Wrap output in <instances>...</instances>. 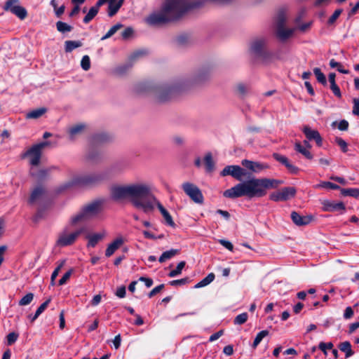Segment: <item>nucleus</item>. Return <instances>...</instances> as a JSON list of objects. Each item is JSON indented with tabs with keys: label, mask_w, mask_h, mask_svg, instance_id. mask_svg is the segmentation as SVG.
Wrapping results in <instances>:
<instances>
[{
	"label": "nucleus",
	"mask_w": 359,
	"mask_h": 359,
	"mask_svg": "<svg viewBox=\"0 0 359 359\" xmlns=\"http://www.w3.org/2000/svg\"><path fill=\"white\" fill-rule=\"evenodd\" d=\"M111 195L115 199L128 198L134 208L146 214L154 210L157 199L152 194L151 186L143 182L114 187Z\"/></svg>",
	"instance_id": "obj_1"
},
{
	"label": "nucleus",
	"mask_w": 359,
	"mask_h": 359,
	"mask_svg": "<svg viewBox=\"0 0 359 359\" xmlns=\"http://www.w3.org/2000/svg\"><path fill=\"white\" fill-rule=\"evenodd\" d=\"M282 183V181L276 179L252 177L225 190L223 196L228 198L243 196L249 198H262L266 195L268 189H277Z\"/></svg>",
	"instance_id": "obj_2"
},
{
	"label": "nucleus",
	"mask_w": 359,
	"mask_h": 359,
	"mask_svg": "<svg viewBox=\"0 0 359 359\" xmlns=\"http://www.w3.org/2000/svg\"><path fill=\"white\" fill-rule=\"evenodd\" d=\"M197 6L198 4L190 0H163L161 10L151 13L145 20L150 25L165 24L180 19Z\"/></svg>",
	"instance_id": "obj_3"
},
{
	"label": "nucleus",
	"mask_w": 359,
	"mask_h": 359,
	"mask_svg": "<svg viewBox=\"0 0 359 359\" xmlns=\"http://www.w3.org/2000/svg\"><path fill=\"white\" fill-rule=\"evenodd\" d=\"M126 168L124 164L121 163H116L108 168L106 173H91L86 175H76L72 181L68 184V187L79 186H90L100 182L107 177V175L117 174L122 172Z\"/></svg>",
	"instance_id": "obj_4"
},
{
	"label": "nucleus",
	"mask_w": 359,
	"mask_h": 359,
	"mask_svg": "<svg viewBox=\"0 0 359 359\" xmlns=\"http://www.w3.org/2000/svg\"><path fill=\"white\" fill-rule=\"evenodd\" d=\"M76 224H72L71 219L58 233L55 241V246L57 248H65L74 245L79 236L83 232V229H74L73 227Z\"/></svg>",
	"instance_id": "obj_5"
},
{
	"label": "nucleus",
	"mask_w": 359,
	"mask_h": 359,
	"mask_svg": "<svg viewBox=\"0 0 359 359\" xmlns=\"http://www.w3.org/2000/svg\"><path fill=\"white\" fill-rule=\"evenodd\" d=\"M102 210V203L95 201L84 207L79 212L71 217V224H77L80 222L87 221L96 215Z\"/></svg>",
	"instance_id": "obj_6"
},
{
	"label": "nucleus",
	"mask_w": 359,
	"mask_h": 359,
	"mask_svg": "<svg viewBox=\"0 0 359 359\" xmlns=\"http://www.w3.org/2000/svg\"><path fill=\"white\" fill-rule=\"evenodd\" d=\"M182 188L184 193L196 203L202 204L204 201L203 195L200 189L191 182H184Z\"/></svg>",
	"instance_id": "obj_7"
},
{
	"label": "nucleus",
	"mask_w": 359,
	"mask_h": 359,
	"mask_svg": "<svg viewBox=\"0 0 359 359\" xmlns=\"http://www.w3.org/2000/svg\"><path fill=\"white\" fill-rule=\"evenodd\" d=\"M285 21L286 18L284 15H279L276 22V36L281 41L289 39L294 31V29L285 27Z\"/></svg>",
	"instance_id": "obj_8"
},
{
	"label": "nucleus",
	"mask_w": 359,
	"mask_h": 359,
	"mask_svg": "<svg viewBox=\"0 0 359 359\" xmlns=\"http://www.w3.org/2000/svg\"><path fill=\"white\" fill-rule=\"evenodd\" d=\"M296 190L294 187H284L270 194L269 199L274 202L285 201L294 196Z\"/></svg>",
	"instance_id": "obj_9"
},
{
	"label": "nucleus",
	"mask_w": 359,
	"mask_h": 359,
	"mask_svg": "<svg viewBox=\"0 0 359 359\" xmlns=\"http://www.w3.org/2000/svg\"><path fill=\"white\" fill-rule=\"evenodd\" d=\"M49 144L48 142H41L34 145L27 152L29 156V163L32 165H37L40 162L42 149Z\"/></svg>",
	"instance_id": "obj_10"
},
{
	"label": "nucleus",
	"mask_w": 359,
	"mask_h": 359,
	"mask_svg": "<svg viewBox=\"0 0 359 359\" xmlns=\"http://www.w3.org/2000/svg\"><path fill=\"white\" fill-rule=\"evenodd\" d=\"M4 10L11 11L20 20L25 19L27 15L26 9L19 5L18 0H8L4 6Z\"/></svg>",
	"instance_id": "obj_11"
},
{
	"label": "nucleus",
	"mask_w": 359,
	"mask_h": 359,
	"mask_svg": "<svg viewBox=\"0 0 359 359\" xmlns=\"http://www.w3.org/2000/svg\"><path fill=\"white\" fill-rule=\"evenodd\" d=\"M245 175V170L236 165H227L220 172V175L222 177L229 175L238 181H241Z\"/></svg>",
	"instance_id": "obj_12"
},
{
	"label": "nucleus",
	"mask_w": 359,
	"mask_h": 359,
	"mask_svg": "<svg viewBox=\"0 0 359 359\" xmlns=\"http://www.w3.org/2000/svg\"><path fill=\"white\" fill-rule=\"evenodd\" d=\"M267 40L265 38H257L250 43V51L257 58L266 50Z\"/></svg>",
	"instance_id": "obj_13"
},
{
	"label": "nucleus",
	"mask_w": 359,
	"mask_h": 359,
	"mask_svg": "<svg viewBox=\"0 0 359 359\" xmlns=\"http://www.w3.org/2000/svg\"><path fill=\"white\" fill-rule=\"evenodd\" d=\"M321 204L322 210L325 212H341V213H344L346 210V206L342 202L323 200L321 201Z\"/></svg>",
	"instance_id": "obj_14"
},
{
	"label": "nucleus",
	"mask_w": 359,
	"mask_h": 359,
	"mask_svg": "<svg viewBox=\"0 0 359 359\" xmlns=\"http://www.w3.org/2000/svg\"><path fill=\"white\" fill-rule=\"evenodd\" d=\"M241 164L255 173H259L269 168V165L266 163L252 161L247 159L243 160Z\"/></svg>",
	"instance_id": "obj_15"
},
{
	"label": "nucleus",
	"mask_w": 359,
	"mask_h": 359,
	"mask_svg": "<svg viewBox=\"0 0 359 359\" xmlns=\"http://www.w3.org/2000/svg\"><path fill=\"white\" fill-rule=\"evenodd\" d=\"M302 131L308 140H314L318 146L322 145V137L318 130H313L309 126H304Z\"/></svg>",
	"instance_id": "obj_16"
},
{
	"label": "nucleus",
	"mask_w": 359,
	"mask_h": 359,
	"mask_svg": "<svg viewBox=\"0 0 359 359\" xmlns=\"http://www.w3.org/2000/svg\"><path fill=\"white\" fill-rule=\"evenodd\" d=\"M174 92L172 88L163 87L157 90L156 98L157 101L163 102L169 100Z\"/></svg>",
	"instance_id": "obj_17"
},
{
	"label": "nucleus",
	"mask_w": 359,
	"mask_h": 359,
	"mask_svg": "<svg viewBox=\"0 0 359 359\" xmlns=\"http://www.w3.org/2000/svg\"><path fill=\"white\" fill-rule=\"evenodd\" d=\"M106 235L107 233L105 231L88 235L86 236V238L88 239L87 247L95 248L96 245L106 236Z\"/></svg>",
	"instance_id": "obj_18"
},
{
	"label": "nucleus",
	"mask_w": 359,
	"mask_h": 359,
	"mask_svg": "<svg viewBox=\"0 0 359 359\" xmlns=\"http://www.w3.org/2000/svg\"><path fill=\"white\" fill-rule=\"evenodd\" d=\"M123 243L124 239L122 237L116 238L108 245L105 251V256L107 257H111Z\"/></svg>",
	"instance_id": "obj_19"
},
{
	"label": "nucleus",
	"mask_w": 359,
	"mask_h": 359,
	"mask_svg": "<svg viewBox=\"0 0 359 359\" xmlns=\"http://www.w3.org/2000/svg\"><path fill=\"white\" fill-rule=\"evenodd\" d=\"M108 3V15L114 16L120 9L123 4V0H104V4Z\"/></svg>",
	"instance_id": "obj_20"
},
{
	"label": "nucleus",
	"mask_w": 359,
	"mask_h": 359,
	"mask_svg": "<svg viewBox=\"0 0 359 359\" xmlns=\"http://www.w3.org/2000/svg\"><path fill=\"white\" fill-rule=\"evenodd\" d=\"M104 0H98L96 4L90 8L89 11L83 18L84 23L87 24L90 22L96 16L100 7L104 4Z\"/></svg>",
	"instance_id": "obj_21"
},
{
	"label": "nucleus",
	"mask_w": 359,
	"mask_h": 359,
	"mask_svg": "<svg viewBox=\"0 0 359 359\" xmlns=\"http://www.w3.org/2000/svg\"><path fill=\"white\" fill-rule=\"evenodd\" d=\"M278 58L279 57L276 53L267 49L258 57V59L265 65L271 64Z\"/></svg>",
	"instance_id": "obj_22"
},
{
	"label": "nucleus",
	"mask_w": 359,
	"mask_h": 359,
	"mask_svg": "<svg viewBox=\"0 0 359 359\" xmlns=\"http://www.w3.org/2000/svg\"><path fill=\"white\" fill-rule=\"evenodd\" d=\"M45 196V192L43 188L39 187L35 188L31 193L29 203L30 204H35L43 201Z\"/></svg>",
	"instance_id": "obj_23"
},
{
	"label": "nucleus",
	"mask_w": 359,
	"mask_h": 359,
	"mask_svg": "<svg viewBox=\"0 0 359 359\" xmlns=\"http://www.w3.org/2000/svg\"><path fill=\"white\" fill-rule=\"evenodd\" d=\"M291 219L292 222L297 226H304L309 224L311 220V216H302L296 212L291 213Z\"/></svg>",
	"instance_id": "obj_24"
},
{
	"label": "nucleus",
	"mask_w": 359,
	"mask_h": 359,
	"mask_svg": "<svg viewBox=\"0 0 359 359\" xmlns=\"http://www.w3.org/2000/svg\"><path fill=\"white\" fill-rule=\"evenodd\" d=\"M157 207L165 220L168 225L174 226L175 223L172 218L168 210L161 205V203L156 199V203H155V208Z\"/></svg>",
	"instance_id": "obj_25"
},
{
	"label": "nucleus",
	"mask_w": 359,
	"mask_h": 359,
	"mask_svg": "<svg viewBox=\"0 0 359 359\" xmlns=\"http://www.w3.org/2000/svg\"><path fill=\"white\" fill-rule=\"evenodd\" d=\"M85 129V125L83 123H78L72 126L69 128L68 133L69 139L73 140L78 135H81Z\"/></svg>",
	"instance_id": "obj_26"
},
{
	"label": "nucleus",
	"mask_w": 359,
	"mask_h": 359,
	"mask_svg": "<svg viewBox=\"0 0 359 359\" xmlns=\"http://www.w3.org/2000/svg\"><path fill=\"white\" fill-rule=\"evenodd\" d=\"M339 348L341 351L345 353L346 358H349L353 355V351L351 348V344L349 341H346L339 344Z\"/></svg>",
	"instance_id": "obj_27"
},
{
	"label": "nucleus",
	"mask_w": 359,
	"mask_h": 359,
	"mask_svg": "<svg viewBox=\"0 0 359 359\" xmlns=\"http://www.w3.org/2000/svg\"><path fill=\"white\" fill-rule=\"evenodd\" d=\"M47 109L45 107H41L32 110L26 114V118L28 119H36L43 116Z\"/></svg>",
	"instance_id": "obj_28"
},
{
	"label": "nucleus",
	"mask_w": 359,
	"mask_h": 359,
	"mask_svg": "<svg viewBox=\"0 0 359 359\" xmlns=\"http://www.w3.org/2000/svg\"><path fill=\"white\" fill-rule=\"evenodd\" d=\"M204 164L208 172H212L215 169V163L210 153L205 154L204 157Z\"/></svg>",
	"instance_id": "obj_29"
},
{
	"label": "nucleus",
	"mask_w": 359,
	"mask_h": 359,
	"mask_svg": "<svg viewBox=\"0 0 359 359\" xmlns=\"http://www.w3.org/2000/svg\"><path fill=\"white\" fill-rule=\"evenodd\" d=\"M215 276L213 273H209L205 278L196 284L194 288H201L209 285L215 280Z\"/></svg>",
	"instance_id": "obj_30"
},
{
	"label": "nucleus",
	"mask_w": 359,
	"mask_h": 359,
	"mask_svg": "<svg viewBox=\"0 0 359 359\" xmlns=\"http://www.w3.org/2000/svg\"><path fill=\"white\" fill-rule=\"evenodd\" d=\"M179 253L178 250L171 249L164 252L158 259L159 262L163 263L168 260Z\"/></svg>",
	"instance_id": "obj_31"
},
{
	"label": "nucleus",
	"mask_w": 359,
	"mask_h": 359,
	"mask_svg": "<svg viewBox=\"0 0 359 359\" xmlns=\"http://www.w3.org/2000/svg\"><path fill=\"white\" fill-rule=\"evenodd\" d=\"M295 150L303 156H304L308 159H311L313 158L312 154L309 151V149L306 147H304L300 142H296L294 145Z\"/></svg>",
	"instance_id": "obj_32"
},
{
	"label": "nucleus",
	"mask_w": 359,
	"mask_h": 359,
	"mask_svg": "<svg viewBox=\"0 0 359 359\" xmlns=\"http://www.w3.org/2000/svg\"><path fill=\"white\" fill-rule=\"evenodd\" d=\"M81 46L82 43L79 41H65V51L67 53L71 52Z\"/></svg>",
	"instance_id": "obj_33"
},
{
	"label": "nucleus",
	"mask_w": 359,
	"mask_h": 359,
	"mask_svg": "<svg viewBox=\"0 0 359 359\" xmlns=\"http://www.w3.org/2000/svg\"><path fill=\"white\" fill-rule=\"evenodd\" d=\"M269 334L268 330H262L259 332L257 336L255 338V340L252 344V348H255L259 343L262 341V340L266 336H268Z\"/></svg>",
	"instance_id": "obj_34"
},
{
	"label": "nucleus",
	"mask_w": 359,
	"mask_h": 359,
	"mask_svg": "<svg viewBox=\"0 0 359 359\" xmlns=\"http://www.w3.org/2000/svg\"><path fill=\"white\" fill-rule=\"evenodd\" d=\"M236 91L239 97H243L248 94L249 87L243 83H239L236 88Z\"/></svg>",
	"instance_id": "obj_35"
},
{
	"label": "nucleus",
	"mask_w": 359,
	"mask_h": 359,
	"mask_svg": "<svg viewBox=\"0 0 359 359\" xmlns=\"http://www.w3.org/2000/svg\"><path fill=\"white\" fill-rule=\"evenodd\" d=\"M185 264H186V263L184 261H182L180 263H178L176 269H174V270H172L168 273V276L170 277V278H173V277L177 276L178 275L181 274L182 271V269L185 266Z\"/></svg>",
	"instance_id": "obj_36"
},
{
	"label": "nucleus",
	"mask_w": 359,
	"mask_h": 359,
	"mask_svg": "<svg viewBox=\"0 0 359 359\" xmlns=\"http://www.w3.org/2000/svg\"><path fill=\"white\" fill-rule=\"evenodd\" d=\"M56 27L58 32L65 33L72 31V27L66 22L58 21L56 23Z\"/></svg>",
	"instance_id": "obj_37"
},
{
	"label": "nucleus",
	"mask_w": 359,
	"mask_h": 359,
	"mask_svg": "<svg viewBox=\"0 0 359 359\" xmlns=\"http://www.w3.org/2000/svg\"><path fill=\"white\" fill-rule=\"evenodd\" d=\"M122 27H123V25L119 23L112 26L110 28V29L107 32V34L101 38V40L103 41V40L110 38Z\"/></svg>",
	"instance_id": "obj_38"
},
{
	"label": "nucleus",
	"mask_w": 359,
	"mask_h": 359,
	"mask_svg": "<svg viewBox=\"0 0 359 359\" xmlns=\"http://www.w3.org/2000/svg\"><path fill=\"white\" fill-rule=\"evenodd\" d=\"M330 66L332 68H337V70L342 74H348L349 71L348 69H345L341 63L335 61L334 59H332L330 61Z\"/></svg>",
	"instance_id": "obj_39"
},
{
	"label": "nucleus",
	"mask_w": 359,
	"mask_h": 359,
	"mask_svg": "<svg viewBox=\"0 0 359 359\" xmlns=\"http://www.w3.org/2000/svg\"><path fill=\"white\" fill-rule=\"evenodd\" d=\"M313 73L316 75V79L318 80V82H320V83H322L323 85L326 84L327 81H326L325 76L320 71V69L319 68H317V67L313 69Z\"/></svg>",
	"instance_id": "obj_40"
},
{
	"label": "nucleus",
	"mask_w": 359,
	"mask_h": 359,
	"mask_svg": "<svg viewBox=\"0 0 359 359\" xmlns=\"http://www.w3.org/2000/svg\"><path fill=\"white\" fill-rule=\"evenodd\" d=\"M34 299L33 293H27L25 296H24L19 302L20 306H27Z\"/></svg>",
	"instance_id": "obj_41"
},
{
	"label": "nucleus",
	"mask_w": 359,
	"mask_h": 359,
	"mask_svg": "<svg viewBox=\"0 0 359 359\" xmlns=\"http://www.w3.org/2000/svg\"><path fill=\"white\" fill-rule=\"evenodd\" d=\"M316 188H327L336 190L339 189V186L330 182H323L322 183L317 184Z\"/></svg>",
	"instance_id": "obj_42"
},
{
	"label": "nucleus",
	"mask_w": 359,
	"mask_h": 359,
	"mask_svg": "<svg viewBox=\"0 0 359 359\" xmlns=\"http://www.w3.org/2000/svg\"><path fill=\"white\" fill-rule=\"evenodd\" d=\"M248 318V315L247 313H242L238 315L234 319V324L236 325H243L244 324Z\"/></svg>",
	"instance_id": "obj_43"
},
{
	"label": "nucleus",
	"mask_w": 359,
	"mask_h": 359,
	"mask_svg": "<svg viewBox=\"0 0 359 359\" xmlns=\"http://www.w3.org/2000/svg\"><path fill=\"white\" fill-rule=\"evenodd\" d=\"M65 263V260H62L60 262V263L58 264V266L55 268V269L53 271V272L51 274L50 280H51V284L54 285V282L57 276H58V273L61 269L63 267L64 264Z\"/></svg>",
	"instance_id": "obj_44"
},
{
	"label": "nucleus",
	"mask_w": 359,
	"mask_h": 359,
	"mask_svg": "<svg viewBox=\"0 0 359 359\" xmlns=\"http://www.w3.org/2000/svg\"><path fill=\"white\" fill-rule=\"evenodd\" d=\"M341 193L345 196L358 197L359 196V189H342Z\"/></svg>",
	"instance_id": "obj_45"
},
{
	"label": "nucleus",
	"mask_w": 359,
	"mask_h": 359,
	"mask_svg": "<svg viewBox=\"0 0 359 359\" xmlns=\"http://www.w3.org/2000/svg\"><path fill=\"white\" fill-rule=\"evenodd\" d=\"M81 66L85 71H88L90 68V60L88 55H84L81 61Z\"/></svg>",
	"instance_id": "obj_46"
},
{
	"label": "nucleus",
	"mask_w": 359,
	"mask_h": 359,
	"mask_svg": "<svg viewBox=\"0 0 359 359\" xmlns=\"http://www.w3.org/2000/svg\"><path fill=\"white\" fill-rule=\"evenodd\" d=\"M334 345L332 342L325 343V342H320L319 344L318 348L320 349L323 353L327 355V350L328 349H332Z\"/></svg>",
	"instance_id": "obj_47"
},
{
	"label": "nucleus",
	"mask_w": 359,
	"mask_h": 359,
	"mask_svg": "<svg viewBox=\"0 0 359 359\" xmlns=\"http://www.w3.org/2000/svg\"><path fill=\"white\" fill-rule=\"evenodd\" d=\"M335 142L340 147L343 152H346L348 150V145L345 140L341 137H336Z\"/></svg>",
	"instance_id": "obj_48"
},
{
	"label": "nucleus",
	"mask_w": 359,
	"mask_h": 359,
	"mask_svg": "<svg viewBox=\"0 0 359 359\" xmlns=\"http://www.w3.org/2000/svg\"><path fill=\"white\" fill-rule=\"evenodd\" d=\"M273 156L276 161L283 164L285 166L290 163L287 158L285 156H282L278 154H273Z\"/></svg>",
	"instance_id": "obj_49"
},
{
	"label": "nucleus",
	"mask_w": 359,
	"mask_h": 359,
	"mask_svg": "<svg viewBox=\"0 0 359 359\" xmlns=\"http://www.w3.org/2000/svg\"><path fill=\"white\" fill-rule=\"evenodd\" d=\"M72 273V269H70L67 272H66L63 275V276L60 279L58 284L60 285H65L67 282V280L69 279Z\"/></svg>",
	"instance_id": "obj_50"
},
{
	"label": "nucleus",
	"mask_w": 359,
	"mask_h": 359,
	"mask_svg": "<svg viewBox=\"0 0 359 359\" xmlns=\"http://www.w3.org/2000/svg\"><path fill=\"white\" fill-rule=\"evenodd\" d=\"M342 12L341 9H337L336 10L334 13L330 16V18L328 20V24L332 25L333 24L336 20L339 17Z\"/></svg>",
	"instance_id": "obj_51"
},
{
	"label": "nucleus",
	"mask_w": 359,
	"mask_h": 359,
	"mask_svg": "<svg viewBox=\"0 0 359 359\" xmlns=\"http://www.w3.org/2000/svg\"><path fill=\"white\" fill-rule=\"evenodd\" d=\"M18 338V334L15 332H11L7 335V343L8 345H12L15 343Z\"/></svg>",
	"instance_id": "obj_52"
},
{
	"label": "nucleus",
	"mask_w": 359,
	"mask_h": 359,
	"mask_svg": "<svg viewBox=\"0 0 359 359\" xmlns=\"http://www.w3.org/2000/svg\"><path fill=\"white\" fill-rule=\"evenodd\" d=\"M50 302V299H48L46 302H44L43 304H41L40 305V306L36 311V316H40L47 308V306H48Z\"/></svg>",
	"instance_id": "obj_53"
},
{
	"label": "nucleus",
	"mask_w": 359,
	"mask_h": 359,
	"mask_svg": "<svg viewBox=\"0 0 359 359\" xmlns=\"http://www.w3.org/2000/svg\"><path fill=\"white\" fill-rule=\"evenodd\" d=\"M133 33V30L130 27L126 28L124 31L121 33V36L123 39H128L130 38Z\"/></svg>",
	"instance_id": "obj_54"
},
{
	"label": "nucleus",
	"mask_w": 359,
	"mask_h": 359,
	"mask_svg": "<svg viewBox=\"0 0 359 359\" xmlns=\"http://www.w3.org/2000/svg\"><path fill=\"white\" fill-rule=\"evenodd\" d=\"M163 287H164V285L161 284V285H158V286L155 287L154 288H153L148 294L149 297L151 298V297H154L155 294L158 293L163 288Z\"/></svg>",
	"instance_id": "obj_55"
},
{
	"label": "nucleus",
	"mask_w": 359,
	"mask_h": 359,
	"mask_svg": "<svg viewBox=\"0 0 359 359\" xmlns=\"http://www.w3.org/2000/svg\"><path fill=\"white\" fill-rule=\"evenodd\" d=\"M353 114L359 116V98L353 99Z\"/></svg>",
	"instance_id": "obj_56"
},
{
	"label": "nucleus",
	"mask_w": 359,
	"mask_h": 359,
	"mask_svg": "<svg viewBox=\"0 0 359 359\" xmlns=\"http://www.w3.org/2000/svg\"><path fill=\"white\" fill-rule=\"evenodd\" d=\"M330 88L332 90L333 93L337 97L340 98L341 97V93L340 89H339V86L336 83L330 85Z\"/></svg>",
	"instance_id": "obj_57"
},
{
	"label": "nucleus",
	"mask_w": 359,
	"mask_h": 359,
	"mask_svg": "<svg viewBox=\"0 0 359 359\" xmlns=\"http://www.w3.org/2000/svg\"><path fill=\"white\" fill-rule=\"evenodd\" d=\"M219 242L221 245H222L224 248H226L229 250L233 251V246L231 242L226 241V240H219Z\"/></svg>",
	"instance_id": "obj_58"
},
{
	"label": "nucleus",
	"mask_w": 359,
	"mask_h": 359,
	"mask_svg": "<svg viewBox=\"0 0 359 359\" xmlns=\"http://www.w3.org/2000/svg\"><path fill=\"white\" fill-rule=\"evenodd\" d=\"M224 334L223 330H219L213 334H212L209 338V341L212 342L217 339H218L220 337H222Z\"/></svg>",
	"instance_id": "obj_59"
},
{
	"label": "nucleus",
	"mask_w": 359,
	"mask_h": 359,
	"mask_svg": "<svg viewBox=\"0 0 359 359\" xmlns=\"http://www.w3.org/2000/svg\"><path fill=\"white\" fill-rule=\"evenodd\" d=\"M348 128V123L346 120H341L338 124V128L340 130L345 131L347 130Z\"/></svg>",
	"instance_id": "obj_60"
},
{
	"label": "nucleus",
	"mask_w": 359,
	"mask_h": 359,
	"mask_svg": "<svg viewBox=\"0 0 359 359\" xmlns=\"http://www.w3.org/2000/svg\"><path fill=\"white\" fill-rule=\"evenodd\" d=\"M187 283V278H182L180 280H174L170 282V285L172 286H176L179 285H184Z\"/></svg>",
	"instance_id": "obj_61"
},
{
	"label": "nucleus",
	"mask_w": 359,
	"mask_h": 359,
	"mask_svg": "<svg viewBox=\"0 0 359 359\" xmlns=\"http://www.w3.org/2000/svg\"><path fill=\"white\" fill-rule=\"evenodd\" d=\"M353 311L352 308L350 306L346 307L344 311V318L349 319L353 316Z\"/></svg>",
	"instance_id": "obj_62"
},
{
	"label": "nucleus",
	"mask_w": 359,
	"mask_h": 359,
	"mask_svg": "<svg viewBox=\"0 0 359 359\" xmlns=\"http://www.w3.org/2000/svg\"><path fill=\"white\" fill-rule=\"evenodd\" d=\"M139 280L144 282L147 287H150L153 285V280L149 278L140 277Z\"/></svg>",
	"instance_id": "obj_63"
},
{
	"label": "nucleus",
	"mask_w": 359,
	"mask_h": 359,
	"mask_svg": "<svg viewBox=\"0 0 359 359\" xmlns=\"http://www.w3.org/2000/svg\"><path fill=\"white\" fill-rule=\"evenodd\" d=\"M116 294L119 298H123L126 296V288L122 286L117 289Z\"/></svg>",
	"instance_id": "obj_64"
}]
</instances>
